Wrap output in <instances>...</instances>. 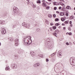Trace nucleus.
I'll return each mask as SVG.
<instances>
[{
  "label": "nucleus",
  "mask_w": 75,
  "mask_h": 75,
  "mask_svg": "<svg viewBox=\"0 0 75 75\" xmlns=\"http://www.w3.org/2000/svg\"><path fill=\"white\" fill-rule=\"evenodd\" d=\"M28 39L30 41L31 39L30 36H28L24 37V39L23 40V43L24 45H28L30 44V43H29L30 42L28 40Z\"/></svg>",
  "instance_id": "nucleus-1"
},
{
  "label": "nucleus",
  "mask_w": 75,
  "mask_h": 75,
  "mask_svg": "<svg viewBox=\"0 0 75 75\" xmlns=\"http://www.w3.org/2000/svg\"><path fill=\"white\" fill-rule=\"evenodd\" d=\"M47 44V47L49 49H51L53 46L54 42H51V41H47L46 42Z\"/></svg>",
  "instance_id": "nucleus-2"
},
{
  "label": "nucleus",
  "mask_w": 75,
  "mask_h": 75,
  "mask_svg": "<svg viewBox=\"0 0 75 75\" xmlns=\"http://www.w3.org/2000/svg\"><path fill=\"white\" fill-rule=\"evenodd\" d=\"M70 62L71 65H75V57H73L70 58Z\"/></svg>",
  "instance_id": "nucleus-3"
},
{
  "label": "nucleus",
  "mask_w": 75,
  "mask_h": 75,
  "mask_svg": "<svg viewBox=\"0 0 75 75\" xmlns=\"http://www.w3.org/2000/svg\"><path fill=\"white\" fill-rule=\"evenodd\" d=\"M13 11L15 13H18L19 12V10L18 8L16 7H14L13 8Z\"/></svg>",
  "instance_id": "nucleus-4"
},
{
  "label": "nucleus",
  "mask_w": 75,
  "mask_h": 75,
  "mask_svg": "<svg viewBox=\"0 0 75 75\" xmlns=\"http://www.w3.org/2000/svg\"><path fill=\"white\" fill-rule=\"evenodd\" d=\"M1 31L2 34H5L6 33V29H4V28L2 29Z\"/></svg>",
  "instance_id": "nucleus-5"
},
{
  "label": "nucleus",
  "mask_w": 75,
  "mask_h": 75,
  "mask_svg": "<svg viewBox=\"0 0 75 75\" xmlns=\"http://www.w3.org/2000/svg\"><path fill=\"white\" fill-rule=\"evenodd\" d=\"M62 52L61 51H59L57 53V56L58 57H59V58H61L62 57Z\"/></svg>",
  "instance_id": "nucleus-6"
},
{
  "label": "nucleus",
  "mask_w": 75,
  "mask_h": 75,
  "mask_svg": "<svg viewBox=\"0 0 75 75\" xmlns=\"http://www.w3.org/2000/svg\"><path fill=\"white\" fill-rule=\"evenodd\" d=\"M40 66V64L39 63H36L35 64H34L33 67H35V68H38Z\"/></svg>",
  "instance_id": "nucleus-7"
},
{
  "label": "nucleus",
  "mask_w": 75,
  "mask_h": 75,
  "mask_svg": "<svg viewBox=\"0 0 75 75\" xmlns=\"http://www.w3.org/2000/svg\"><path fill=\"white\" fill-rule=\"evenodd\" d=\"M30 54L33 57L35 55V53L33 52V51H32L30 52Z\"/></svg>",
  "instance_id": "nucleus-8"
},
{
  "label": "nucleus",
  "mask_w": 75,
  "mask_h": 75,
  "mask_svg": "<svg viewBox=\"0 0 75 75\" xmlns=\"http://www.w3.org/2000/svg\"><path fill=\"white\" fill-rule=\"evenodd\" d=\"M11 66L13 67V68L15 69L17 68V66L16 64H13Z\"/></svg>",
  "instance_id": "nucleus-9"
},
{
  "label": "nucleus",
  "mask_w": 75,
  "mask_h": 75,
  "mask_svg": "<svg viewBox=\"0 0 75 75\" xmlns=\"http://www.w3.org/2000/svg\"><path fill=\"white\" fill-rule=\"evenodd\" d=\"M60 74L62 73V74L63 75H66V71L64 70H63L62 72H60Z\"/></svg>",
  "instance_id": "nucleus-10"
},
{
  "label": "nucleus",
  "mask_w": 75,
  "mask_h": 75,
  "mask_svg": "<svg viewBox=\"0 0 75 75\" xmlns=\"http://www.w3.org/2000/svg\"><path fill=\"white\" fill-rule=\"evenodd\" d=\"M30 23H26V27L27 28H30Z\"/></svg>",
  "instance_id": "nucleus-11"
},
{
  "label": "nucleus",
  "mask_w": 75,
  "mask_h": 75,
  "mask_svg": "<svg viewBox=\"0 0 75 75\" xmlns=\"http://www.w3.org/2000/svg\"><path fill=\"white\" fill-rule=\"evenodd\" d=\"M6 71H10V67L8 66L7 65H6Z\"/></svg>",
  "instance_id": "nucleus-12"
},
{
  "label": "nucleus",
  "mask_w": 75,
  "mask_h": 75,
  "mask_svg": "<svg viewBox=\"0 0 75 75\" xmlns=\"http://www.w3.org/2000/svg\"><path fill=\"white\" fill-rule=\"evenodd\" d=\"M5 21H0V23L1 24H4Z\"/></svg>",
  "instance_id": "nucleus-13"
},
{
  "label": "nucleus",
  "mask_w": 75,
  "mask_h": 75,
  "mask_svg": "<svg viewBox=\"0 0 75 75\" xmlns=\"http://www.w3.org/2000/svg\"><path fill=\"white\" fill-rule=\"evenodd\" d=\"M26 24L27 23H25L23 22L22 24V25L24 27H26Z\"/></svg>",
  "instance_id": "nucleus-14"
},
{
  "label": "nucleus",
  "mask_w": 75,
  "mask_h": 75,
  "mask_svg": "<svg viewBox=\"0 0 75 75\" xmlns=\"http://www.w3.org/2000/svg\"><path fill=\"white\" fill-rule=\"evenodd\" d=\"M60 15L61 16H64V15H65V14L63 12H62L60 13Z\"/></svg>",
  "instance_id": "nucleus-15"
},
{
  "label": "nucleus",
  "mask_w": 75,
  "mask_h": 75,
  "mask_svg": "<svg viewBox=\"0 0 75 75\" xmlns=\"http://www.w3.org/2000/svg\"><path fill=\"white\" fill-rule=\"evenodd\" d=\"M55 33H56L57 34H59V31L58 30H55Z\"/></svg>",
  "instance_id": "nucleus-16"
},
{
  "label": "nucleus",
  "mask_w": 75,
  "mask_h": 75,
  "mask_svg": "<svg viewBox=\"0 0 75 75\" xmlns=\"http://www.w3.org/2000/svg\"><path fill=\"white\" fill-rule=\"evenodd\" d=\"M42 6L43 7H46V3H43L42 4Z\"/></svg>",
  "instance_id": "nucleus-17"
},
{
  "label": "nucleus",
  "mask_w": 75,
  "mask_h": 75,
  "mask_svg": "<svg viewBox=\"0 0 75 75\" xmlns=\"http://www.w3.org/2000/svg\"><path fill=\"white\" fill-rule=\"evenodd\" d=\"M19 41V40H18V38L16 39L15 40V42H18Z\"/></svg>",
  "instance_id": "nucleus-18"
},
{
  "label": "nucleus",
  "mask_w": 75,
  "mask_h": 75,
  "mask_svg": "<svg viewBox=\"0 0 75 75\" xmlns=\"http://www.w3.org/2000/svg\"><path fill=\"white\" fill-rule=\"evenodd\" d=\"M21 51H22V50H19L18 52V54H21Z\"/></svg>",
  "instance_id": "nucleus-19"
},
{
  "label": "nucleus",
  "mask_w": 75,
  "mask_h": 75,
  "mask_svg": "<svg viewBox=\"0 0 75 75\" xmlns=\"http://www.w3.org/2000/svg\"><path fill=\"white\" fill-rule=\"evenodd\" d=\"M52 34L53 35H54L55 37H57V34L55 33H55H53Z\"/></svg>",
  "instance_id": "nucleus-20"
},
{
  "label": "nucleus",
  "mask_w": 75,
  "mask_h": 75,
  "mask_svg": "<svg viewBox=\"0 0 75 75\" xmlns=\"http://www.w3.org/2000/svg\"><path fill=\"white\" fill-rule=\"evenodd\" d=\"M45 21L46 22V24H47L48 25H49V22H48V21L47 20H45Z\"/></svg>",
  "instance_id": "nucleus-21"
},
{
  "label": "nucleus",
  "mask_w": 75,
  "mask_h": 75,
  "mask_svg": "<svg viewBox=\"0 0 75 75\" xmlns=\"http://www.w3.org/2000/svg\"><path fill=\"white\" fill-rule=\"evenodd\" d=\"M37 3L38 4H41V1L40 0H38L37 1Z\"/></svg>",
  "instance_id": "nucleus-22"
},
{
  "label": "nucleus",
  "mask_w": 75,
  "mask_h": 75,
  "mask_svg": "<svg viewBox=\"0 0 75 75\" xmlns=\"http://www.w3.org/2000/svg\"><path fill=\"white\" fill-rule=\"evenodd\" d=\"M56 54V52H55L51 55V57H53L54 55H55Z\"/></svg>",
  "instance_id": "nucleus-23"
},
{
  "label": "nucleus",
  "mask_w": 75,
  "mask_h": 75,
  "mask_svg": "<svg viewBox=\"0 0 75 75\" xmlns=\"http://www.w3.org/2000/svg\"><path fill=\"white\" fill-rule=\"evenodd\" d=\"M18 45V42H15V45L16 46H17Z\"/></svg>",
  "instance_id": "nucleus-24"
},
{
  "label": "nucleus",
  "mask_w": 75,
  "mask_h": 75,
  "mask_svg": "<svg viewBox=\"0 0 75 75\" xmlns=\"http://www.w3.org/2000/svg\"><path fill=\"white\" fill-rule=\"evenodd\" d=\"M55 21H59V19L58 18H56L55 19Z\"/></svg>",
  "instance_id": "nucleus-25"
},
{
  "label": "nucleus",
  "mask_w": 75,
  "mask_h": 75,
  "mask_svg": "<svg viewBox=\"0 0 75 75\" xmlns=\"http://www.w3.org/2000/svg\"><path fill=\"white\" fill-rule=\"evenodd\" d=\"M48 17L49 18H52V15L49 14L48 15Z\"/></svg>",
  "instance_id": "nucleus-26"
},
{
  "label": "nucleus",
  "mask_w": 75,
  "mask_h": 75,
  "mask_svg": "<svg viewBox=\"0 0 75 75\" xmlns=\"http://www.w3.org/2000/svg\"><path fill=\"white\" fill-rule=\"evenodd\" d=\"M45 7H46L47 10H49L50 8V6H48L47 7V6H45Z\"/></svg>",
  "instance_id": "nucleus-27"
},
{
  "label": "nucleus",
  "mask_w": 75,
  "mask_h": 75,
  "mask_svg": "<svg viewBox=\"0 0 75 75\" xmlns=\"http://www.w3.org/2000/svg\"><path fill=\"white\" fill-rule=\"evenodd\" d=\"M56 28H56V26H53V30H56Z\"/></svg>",
  "instance_id": "nucleus-28"
},
{
  "label": "nucleus",
  "mask_w": 75,
  "mask_h": 75,
  "mask_svg": "<svg viewBox=\"0 0 75 75\" xmlns=\"http://www.w3.org/2000/svg\"><path fill=\"white\" fill-rule=\"evenodd\" d=\"M36 30L38 32H40V29L38 28Z\"/></svg>",
  "instance_id": "nucleus-29"
},
{
  "label": "nucleus",
  "mask_w": 75,
  "mask_h": 75,
  "mask_svg": "<svg viewBox=\"0 0 75 75\" xmlns=\"http://www.w3.org/2000/svg\"><path fill=\"white\" fill-rule=\"evenodd\" d=\"M64 24H68V21H66L64 22Z\"/></svg>",
  "instance_id": "nucleus-30"
},
{
  "label": "nucleus",
  "mask_w": 75,
  "mask_h": 75,
  "mask_svg": "<svg viewBox=\"0 0 75 75\" xmlns=\"http://www.w3.org/2000/svg\"><path fill=\"white\" fill-rule=\"evenodd\" d=\"M16 25H15L13 26V28H16Z\"/></svg>",
  "instance_id": "nucleus-31"
},
{
  "label": "nucleus",
  "mask_w": 75,
  "mask_h": 75,
  "mask_svg": "<svg viewBox=\"0 0 75 75\" xmlns=\"http://www.w3.org/2000/svg\"><path fill=\"white\" fill-rule=\"evenodd\" d=\"M74 17L73 16H71L70 17V18H71V19H73L74 18Z\"/></svg>",
  "instance_id": "nucleus-32"
},
{
  "label": "nucleus",
  "mask_w": 75,
  "mask_h": 75,
  "mask_svg": "<svg viewBox=\"0 0 75 75\" xmlns=\"http://www.w3.org/2000/svg\"><path fill=\"white\" fill-rule=\"evenodd\" d=\"M61 21H64L65 19L64 18H62L61 19Z\"/></svg>",
  "instance_id": "nucleus-33"
},
{
  "label": "nucleus",
  "mask_w": 75,
  "mask_h": 75,
  "mask_svg": "<svg viewBox=\"0 0 75 75\" xmlns=\"http://www.w3.org/2000/svg\"><path fill=\"white\" fill-rule=\"evenodd\" d=\"M68 29L69 31H71V28L70 27H69L68 28Z\"/></svg>",
  "instance_id": "nucleus-34"
},
{
  "label": "nucleus",
  "mask_w": 75,
  "mask_h": 75,
  "mask_svg": "<svg viewBox=\"0 0 75 75\" xmlns=\"http://www.w3.org/2000/svg\"><path fill=\"white\" fill-rule=\"evenodd\" d=\"M55 25L56 26H58V25H59V24L58 23H56Z\"/></svg>",
  "instance_id": "nucleus-35"
},
{
  "label": "nucleus",
  "mask_w": 75,
  "mask_h": 75,
  "mask_svg": "<svg viewBox=\"0 0 75 75\" xmlns=\"http://www.w3.org/2000/svg\"><path fill=\"white\" fill-rule=\"evenodd\" d=\"M57 7H54V10H57Z\"/></svg>",
  "instance_id": "nucleus-36"
},
{
  "label": "nucleus",
  "mask_w": 75,
  "mask_h": 75,
  "mask_svg": "<svg viewBox=\"0 0 75 75\" xmlns=\"http://www.w3.org/2000/svg\"><path fill=\"white\" fill-rule=\"evenodd\" d=\"M66 8L67 9H69V6H67V7H66Z\"/></svg>",
  "instance_id": "nucleus-37"
},
{
  "label": "nucleus",
  "mask_w": 75,
  "mask_h": 75,
  "mask_svg": "<svg viewBox=\"0 0 75 75\" xmlns=\"http://www.w3.org/2000/svg\"><path fill=\"white\" fill-rule=\"evenodd\" d=\"M65 15L66 16H68V15H69V14H68V13H66L65 14Z\"/></svg>",
  "instance_id": "nucleus-38"
},
{
  "label": "nucleus",
  "mask_w": 75,
  "mask_h": 75,
  "mask_svg": "<svg viewBox=\"0 0 75 75\" xmlns=\"http://www.w3.org/2000/svg\"><path fill=\"white\" fill-rule=\"evenodd\" d=\"M69 35H72V33L71 32L69 33Z\"/></svg>",
  "instance_id": "nucleus-39"
},
{
  "label": "nucleus",
  "mask_w": 75,
  "mask_h": 75,
  "mask_svg": "<svg viewBox=\"0 0 75 75\" xmlns=\"http://www.w3.org/2000/svg\"><path fill=\"white\" fill-rule=\"evenodd\" d=\"M49 29H50V31H52V27L50 28Z\"/></svg>",
  "instance_id": "nucleus-40"
},
{
  "label": "nucleus",
  "mask_w": 75,
  "mask_h": 75,
  "mask_svg": "<svg viewBox=\"0 0 75 75\" xmlns=\"http://www.w3.org/2000/svg\"><path fill=\"white\" fill-rule=\"evenodd\" d=\"M46 62H48V61H49V60L48 59H46Z\"/></svg>",
  "instance_id": "nucleus-41"
},
{
  "label": "nucleus",
  "mask_w": 75,
  "mask_h": 75,
  "mask_svg": "<svg viewBox=\"0 0 75 75\" xmlns=\"http://www.w3.org/2000/svg\"><path fill=\"white\" fill-rule=\"evenodd\" d=\"M53 17H54V18H55V17H56V15L55 14H54L53 15Z\"/></svg>",
  "instance_id": "nucleus-42"
},
{
  "label": "nucleus",
  "mask_w": 75,
  "mask_h": 75,
  "mask_svg": "<svg viewBox=\"0 0 75 75\" xmlns=\"http://www.w3.org/2000/svg\"><path fill=\"white\" fill-rule=\"evenodd\" d=\"M62 8L61 6H60L59 7V10H61Z\"/></svg>",
  "instance_id": "nucleus-43"
},
{
  "label": "nucleus",
  "mask_w": 75,
  "mask_h": 75,
  "mask_svg": "<svg viewBox=\"0 0 75 75\" xmlns=\"http://www.w3.org/2000/svg\"><path fill=\"white\" fill-rule=\"evenodd\" d=\"M40 57H43V56L42 55H41L40 54V55H39Z\"/></svg>",
  "instance_id": "nucleus-44"
},
{
  "label": "nucleus",
  "mask_w": 75,
  "mask_h": 75,
  "mask_svg": "<svg viewBox=\"0 0 75 75\" xmlns=\"http://www.w3.org/2000/svg\"><path fill=\"white\" fill-rule=\"evenodd\" d=\"M66 44L67 45H69V43H68V42H67L66 43Z\"/></svg>",
  "instance_id": "nucleus-45"
},
{
  "label": "nucleus",
  "mask_w": 75,
  "mask_h": 75,
  "mask_svg": "<svg viewBox=\"0 0 75 75\" xmlns=\"http://www.w3.org/2000/svg\"><path fill=\"white\" fill-rule=\"evenodd\" d=\"M27 4L29 5L30 4V2H27Z\"/></svg>",
  "instance_id": "nucleus-46"
},
{
  "label": "nucleus",
  "mask_w": 75,
  "mask_h": 75,
  "mask_svg": "<svg viewBox=\"0 0 75 75\" xmlns=\"http://www.w3.org/2000/svg\"><path fill=\"white\" fill-rule=\"evenodd\" d=\"M7 13H6V14H4V16H7Z\"/></svg>",
  "instance_id": "nucleus-47"
},
{
  "label": "nucleus",
  "mask_w": 75,
  "mask_h": 75,
  "mask_svg": "<svg viewBox=\"0 0 75 75\" xmlns=\"http://www.w3.org/2000/svg\"><path fill=\"white\" fill-rule=\"evenodd\" d=\"M53 4H54V5H56V2H53Z\"/></svg>",
  "instance_id": "nucleus-48"
},
{
  "label": "nucleus",
  "mask_w": 75,
  "mask_h": 75,
  "mask_svg": "<svg viewBox=\"0 0 75 75\" xmlns=\"http://www.w3.org/2000/svg\"><path fill=\"white\" fill-rule=\"evenodd\" d=\"M69 23L70 24H71L72 23V21H70L69 22Z\"/></svg>",
  "instance_id": "nucleus-49"
},
{
  "label": "nucleus",
  "mask_w": 75,
  "mask_h": 75,
  "mask_svg": "<svg viewBox=\"0 0 75 75\" xmlns=\"http://www.w3.org/2000/svg\"><path fill=\"white\" fill-rule=\"evenodd\" d=\"M56 12V13H57V14H58L59 13V11H57Z\"/></svg>",
  "instance_id": "nucleus-50"
},
{
  "label": "nucleus",
  "mask_w": 75,
  "mask_h": 75,
  "mask_svg": "<svg viewBox=\"0 0 75 75\" xmlns=\"http://www.w3.org/2000/svg\"><path fill=\"white\" fill-rule=\"evenodd\" d=\"M62 25H63V26H64V25H65V24H64V23H62Z\"/></svg>",
  "instance_id": "nucleus-51"
},
{
  "label": "nucleus",
  "mask_w": 75,
  "mask_h": 75,
  "mask_svg": "<svg viewBox=\"0 0 75 75\" xmlns=\"http://www.w3.org/2000/svg\"><path fill=\"white\" fill-rule=\"evenodd\" d=\"M11 41H13V38H11V39H10Z\"/></svg>",
  "instance_id": "nucleus-52"
},
{
  "label": "nucleus",
  "mask_w": 75,
  "mask_h": 75,
  "mask_svg": "<svg viewBox=\"0 0 75 75\" xmlns=\"http://www.w3.org/2000/svg\"><path fill=\"white\" fill-rule=\"evenodd\" d=\"M51 4V3L50 2L48 4H49V5H50V4Z\"/></svg>",
  "instance_id": "nucleus-53"
},
{
  "label": "nucleus",
  "mask_w": 75,
  "mask_h": 75,
  "mask_svg": "<svg viewBox=\"0 0 75 75\" xmlns=\"http://www.w3.org/2000/svg\"><path fill=\"white\" fill-rule=\"evenodd\" d=\"M42 2H43V3H44V1H45V0H43L42 1Z\"/></svg>",
  "instance_id": "nucleus-54"
},
{
  "label": "nucleus",
  "mask_w": 75,
  "mask_h": 75,
  "mask_svg": "<svg viewBox=\"0 0 75 75\" xmlns=\"http://www.w3.org/2000/svg\"><path fill=\"white\" fill-rule=\"evenodd\" d=\"M70 26L71 27H72V24H70Z\"/></svg>",
  "instance_id": "nucleus-55"
},
{
  "label": "nucleus",
  "mask_w": 75,
  "mask_h": 75,
  "mask_svg": "<svg viewBox=\"0 0 75 75\" xmlns=\"http://www.w3.org/2000/svg\"><path fill=\"white\" fill-rule=\"evenodd\" d=\"M66 34H67V35H68V34H69V33H68V32L67 33H66Z\"/></svg>",
  "instance_id": "nucleus-56"
},
{
  "label": "nucleus",
  "mask_w": 75,
  "mask_h": 75,
  "mask_svg": "<svg viewBox=\"0 0 75 75\" xmlns=\"http://www.w3.org/2000/svg\"><path fill=\"white\" fill-rule=\"evenodd\" d=\"M50 24V25H53V24H52V23H51Z\"/></svg>",
  "instance_id": "nucleus-57"
},
{
  "label": "nucleus",
  "mask_w": 75,
  "mask_h": 75,
  "mask_svg": "<svg viewBox=\"0 0 75 75\" xmlns=\"http://www.w3.org/2000/svg\"><path fill=\"white\" fill-rule=\"evenodd\" d=\"M63 29H64V30H65V27H64Z\"/></svg>",
  "instance_id": "nucleus-58"
},
{
  "label": "nucleus",
  "mask_w": 75,
  "mask_h": 75,
  "mask_svg": "<svg viewBox=\"0 0 75 75\" xmlns=\"http://www.w3.org/2000/svg\"><path fill=\"white\" fill-rule=\"evenodd\" d=\"M49 1H51V0H47Z\"/></svg>",
  "instance_id": "nucleus-59"
},
{
  "label": "nucleus",
  "mask_w": 75,
  "mask_h": 75,
  "mask_svg": "<svg viewBox=\"0 0 75 75\" xmlns=\"http://www.w3.org/2000/svg\"><path fill=\"white\" fill-rule=\"evenodd\" d=\"M58 28H61V26H59Z\"/></svg>",
  "instance_id": "nucleus-60"
},
{
  "label": "nucleus",
  "mask_w": 75,
  "mask_h": 75,
  "mask_svg": "<svg viewBox=\"0 0 75 75\" xmlns=\"http://www.w3.org/2000/svg\"><path fill=\"white\" fill-rule=\"evenodd\" d=\"M73 43L74 44H75V42H74Z\"/></svg>",
  "instance_id": "nucleus-61"
},
{
  "label": "nucleus",
  "mask_w": 75,
  "mask_h": 75,
  "mask_svg": "<svg viewBox=\"0 0 75 75\" xmlns=\"http://www.w3.org/2000/svg\"><path fill=\"white\" fill-rule=\"evenodd\" d=\"M35 7H36V6H34V8H35Z\"/></svg>",
  "instance_id": "nucleus-62"
},
{
  "label": "nucleus",
  "mask_w": 75,
  "mask_h": 75,
  "mask_svg": "<svg viewBox=\"0 0 75 75\" xmlns=\"http://www.w3.org/2000/svg\"><path fill=\"white\" fill-rule=\"evenodd\" d=\"M47 30H48V31H50V30L49 29H48Z\"/></svg>",
  "instance_id": "nucleus-63"
},
{
  "label": "nucleus",
  "mask_w": 75,
  "mask_h": 75,
  "mask_svg": "<svg viewBox=\"0 0 75 75\" xmlns=\"http://www.w3.org/2000/svg\"><path fill=\"white\" fill-rule=\"evenodd\" d=\"M74 33H75V30H74Z\"/></svg>",
  "instance_id": "nucleus-64"
}]
</instances>
